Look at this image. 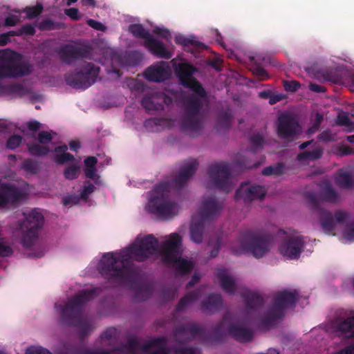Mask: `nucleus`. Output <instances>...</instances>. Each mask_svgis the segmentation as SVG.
I'll return each mask as SVG.
<instances>
[{"mask_svg":"<svg viewBox=\"0 0 354 354\" xmlns=\"http://www.w3.org/2000/svg\"><path fill=\"white\" fill-rule=\"evenodd\" d=\"M158 248V239L153 234H148L128 248L104 253L97 264V270L109 283L133 287L141 277L139 269L129 261L143 262L156 254Z\"/></svg>","mask_w":354,"mask_h":354,"instance_id":"nucleus-1","label":"nucleus"},{"mask_svg":"<svg viewBox=\"0 0 354 354\" xmlns=\"http://www.w3.org/2000/svg\"><path fill=\"white\" fill-rule=\"evenodd\" d=\"M171 63L175 75L180 84L194 93L184 101L180 127L184 131L191 134L198 133L202 128L203 106L208 103L207 92L202 84L193 77L198 71L197 68L187 62L176 63V59H173Z\"/></svg>","mask_w":354,"mask_h":354,"instance_id":"nucleus-2","label":"nucleus"},{"mask_svg":"<svg viewBox=\"0 0 354 354\" xmlns=\"http://www.w3.org/2000/svg\"><path fill=\"white\" fill-rule=\"evenodd\" d=\"M275 236H282L279 251L283 257L289 259L299 257L304 247V238L293 231L278 230L275 234L274 232L265 229L259 231L248 230L241 234L240 244L254 257L259 259L270 251L274 245Z\"/></svg>","mask_w":354,"mask_h":354,"instance_id":"nucleus-3","label":"nucleus"},{"mask_svg":"<svg viewBox=\"0 0 354 354\" xmlns=\"http://www.w3.org/2000/svg\"><path fill=\"white\" fill-rule=\"evenodd\" d=\"M198 162L196 159L189 160L180 169L178 175L171 182H162L154 187L155 195L148 203L149 211L162 220L174 218L178 212L179 206L177 203L169 198L168 193L171 187L180 189L188 180L195 174Z\"/></svg>","mask_w":354,"mask_h":354,"instance_id":"nucleus-4","label":"nucleus"},{"mask_svg":"<svg viewBox=\"0 0 354 354\" xmlns=\"http://www.w3.org/2000/svg\"><path fill=\"white\" fill-rule=\"evenodd\" d=\"M101 292L102 288L100 287L84 289L71 297L65 304L57 306L55 304V308L59 313V324L78 327L81 339L89 335L91 326L88 322L82 318V311L84 306Z\"/></svg>","mask_w":354,"mask_h":354,"instance_id":"nucleus-5","label":"nucleus"},{"mask_svg":"<svg viewBox=\"0 0 354 354\" xmlns=\"http://www.w3.org/2000/svg\"><path fill=\"white\" fill-rule=\"evenodd\" d=\"M160 260L163 265L174 269L176 276L183 277L190 274L195 263L182 257V238L177 233H172L160 247Z\"/></svg>","mask_w":354,"mask_h":354,"instance_id":"nucleus-6","label":"nucleus"},{"mask_svg":"<svg viewBox=\"0 0 354 354\" xmlns=\"http://www.w3.org/2000/svg\"><path fill=\"white\" fill-rule=\"evenodd\" d=\"M243 320L232 321V315L226 313L221 322L213 328L210 339L214 343L223 342L227 335L241 343L251 342L254 331L245 327Z\"/></svg>","mask_w":354,"mask_h":354,"instance_id":"nucleus-7","label":"nucleus"},{"mask_svg":"<svg viewBox=\"0 0 354 354\" xmlns=\"http://www.w3.org/2000/svg\"><path fill=\"white\" fill-rule=\"evenodd\" d=\"M222 208V204L214 197H208L203 200L199 211L201 221H193L190 226V237L193 242L198 244L203 242L205 223L216 218Z\"/></svg>","mask_w":354,"mask_h":354,"instance_id":"nucleus-8","label":"nucleus"},{"mask_svg":"<svg viewBox=\"0 0 354 354\" xmlns=\"http://www.w3.org/2000/svg\"><path fill=\"white\" fill-rule=\"evenodd\" d=\"M21 55L13 50H0V79L5 77H21L31 73V66L21 62Z\"/></svg>","mask_w":354,"mask_h":354,"instance_id":"nucleus-9","label":"nucleus"},{"mask_svg":"<svg viewBox=\"0 0 354 354\" xmlns=\"http://www.w3.org/2000/svg\"><path fill=\"white\" fill-rule=\"evenodd\" d=\"M24 221L18 222L17 230L21 233V243L25 248L32 246L38 239L39 232L44 222L43 214L36 209L24 214Z\"/></svg>","mask_w":354,"mask_h":354,"instance_id":"nucleus-10","label":"nucleus"},{"mask_svg":"<svg viewBox=\"0 0 354 354\" xmlns=\"http://www.w3.org/2000/svg\"><path fill=\"white\" fill-rule=\"evenodd\" d=\"M100 70L99 66L88 62L83 66L80 71L65 75V81L73 88L85 90L96 82Z\"/></svg>","mask_w":354,"mask_h":354,"instance_id":"nucleus-11","label":"nucleus"},{"mask_svg":"<svg viewBox=\"0 0 354 354\" xmlns=\"http://www.w3.org/2000/svg\"><path fill=\"white\" fill-rule=\"evenodd\" d=\"M297 300L298 294L295 290L278 292L274 297L273 308L269 310L262 323L266 326L272 325L274 321L282 318L284 310L295 306Z\"/></svg>","mask_w":354,"mask_h":354,"instance_id":"nucleus-12","label":"nucleus"},{"mask_svg":"<svg viewBox=\"0 0 354 354\" xmlns=\"http://www.w3.org/2000/svg\"><path fill=\"white\" fill-rule=\"evenodd\" d=\"M208 175L216 188L225 192L226 194L232 189L230 181V168L227 163L212 165L209 168Z\"/></svg>","mask_w":354,"mask_h":354,"instance_id":"nucleus-13","label":"nucleus"},{"mask_svg":"<svg viewBox=\"0 0 354 354\" xmlns=\"http://www.w3.org/2000/svg\"><path fill=\"white\" fill-rule=\"evenodd\" d=\"M277 131L280 138L292 140L300 133L301 127L291 113H283L278 117Z\"/></svg>","mask_w":354,"mask_h":354,"instance_id":"nucleus-14","label":"nucleus"},{"mask_svg":"<svg viewBox=\"0 0 354 354\" xmlns=\"http://www.w3.org/2000/svg\"><path fill=\"white\" fill-rule=\"evenodd\" d=\"M203 328L195 322H187L176 326L173 331L174 341L178 344H185L196 337L201 336Z\"/></svg>","mask_w":354,"mask_h":354,"instance_id":"nucleus-15","label":"nucleus"},{"mask_svg":"<svg viewBox=\"0 0 354 354\" xmlns=\"http://www.w3.org/2000/svg\"><path fill=\"white\" fill-rule=\"evenodd\" d=\"M266 194V190L263 186L244 182L236 189L235 198L243 199L245 203H250L254 200L263 199Z\"/></svg>","mask_w":354,"mask_h":354,"instance_id":"nucleus-16","label":"nucleus"},{"mask_svg":"<svg viewBox=\"0 0 354 354\" xmlns=\"http://www.w3.org/2000/svg\"><path fill=\"white\" fill-rule=\"evenodd\" d=\"M24 194L15 185L7 183L0 185V208L8 207L22 200Z\"/></svg>","mask_w":354,"mask_h":354,"instance_id":"nucleus-17","label":"nucleus"},{"mask_svg":"<svg viewBox=\"0 0 354 354\" xmlns=\"http://www.w3.org/2000/svg\"><path fill=\"white\" fill-rule=\"evenodd\" d=\"M349 217V214L342 210H337L334 215L325 209L321 210L320 212V223L324 231L328 234L332 233L336 223H343Z\"/></svg>","mask_w":354,"mask_h":354,"instance_id":"nucleus-18","label":"nucleus"},{"mask_svg":"<svg viewBox=\"0 0 354 354\" xmlns=\"http://www.w3.org/2000/svg\"><path fill=\"white\" fill-rule=\"evenodd\" d=\"M91 54V50L87 47H77L69 44L62 47L59 51L62 60L67 64H71L75 59H90Z\"/></svg>","mask_w":354,"mask_h":354,"instance_id":"nucleus-19","label":"nucleus"},{"mask_svg":"<svg viewBox=\"0 0 354 354\" xmlns=\"http://www.w3.org/2000/svg\"><path fill=\"white\" fill-rule=\"evenodd\" d=\"M145 78L153 82H162L171 76V69L169 64L164 61L148 67L145 71Z\"/></svg>","mask_w":354,"mask_h":354,"instance_id":"nucleus-20","label":"nucleus"},{"mask_svg":"<svg viewBox=\"0 0 354 354\" xmlns=\"http://www.w3.org/2000/svg\"><path fill=\"white\" fill-rule=\"evenodd\" d=\"M145 46L156 57L169 59L173 56V52L166 48L165 44L155 38L145 41Z\"/></svg>","mask_w":354,"mask_h":354,"instance_id":"nucleus-21","label":"nucleus"},{"mask_svg":"<svg viewBox=\"0 0 354 354\" xmlns=\"http://www.w3.org/2000/svg\"><path fill=\"white\" fill-rule=\"evenodd\" d=\"M223 305L222 297L220 294L212 293L202 301L201 308L203 313L213 314L219 310Z\"/></svg>","mask_w":354,"mask_h":354,"instance_id":"nucleus-22","label":"nucleus"},{"mask_svg":"<svg viewBox=\"0 0 354 354\" xmlns=\"http://www.w3.org/2000/svg\"><path fill=\"white\" fill-rule=\"evenodd\" d=\"M122 348H114L111 350L93 351L79 345L64 346V351L60 354H118L117 351H122Z\"/></svg>","mask_w":354,"mask_h":354,"instance_id":"nucleus-23","label":"nucleus"},{"mask_svg":"<svg viewBox=\"0 0 354 354\" xmlns=\"http://www.w3.org/2000/svg\"><path fill=\"white\" fill-rule=\"evenodd\" d=\"M215 274L223 291L230 295L234 294L236 290L235 281L232 277L228 274L227 270L226 269H218Z\"/></svg>","mask_w":354,"mask_h":354,"instance_id":"nucleus-24","label":"nucleus"},{"mask_svg":"<svg viewBox=\"0 0 354 354\" xmlns=\"http://www.w3.org/2000/svg\"><path fill=\"white\" fill-rule=\"evenodd\" d=\"M167 340L164 337H158L153 338L143 345H142V350L147 352L152 347H157L158 348L149 352L148 354H169V350L167 347Z\"/></svg>","mask_w":354,"mask_h":354,"instance_id":"nucleus-25","label":"nucleus"},{"mask_svg":"<svg viewBox=\"0 0 354 354\" xmlns=\"http://www.w3.org/2000/svg\"><path fill=\"white\" fill-rule=\"evenodd\" d=\"M336 331L344 338L354 337V316L345 319H339L335 324Z\"/></svg>","mask_w":354,"mask_h":354,"instance_id":"nucleus-26","label":"nucleus"},{"mask_svg":"<svg viewBox=\"0 0 354 354\" xmlns=\"http://www.w3.org/2000/svg\"><path fill=\"white\" fill-rule=\"evenodd\" d=\"M242 297L248 312L257 310L264 304L263 298L256 292L247 291L242 294Z\"/></svg>","mask_w":354,"mask_h":354,"instance_id":"nucleus-27","label":"nucleus"},{"mask_svg":"<svg viewBox=\"0 0 354 354\" xmlns=\"http://www.w3.org/2000/svg\"><path fill=\"white\" fill-rule=\"evenodd\" d=\"M176 44L182 45L185 50L194 53L193 48L201 49L205 48V46L201 42L196 40L193 37H185L184 35H177L175 37Z\"/></svg>","mask_w":354,"mask_h":354,"instance_id":"nucleus-28","label":"nucleus"},{"mask_svg":"<svg viewBox=\"0 0 354 354\" xmlns=\"http://www.w3.org/2000/svg\"><path fill=\"white\" fill-rule=\"evenodd\" d=\"M335 183L340 188L351 189L354 186V178L349 171L342 169L337 171Z\"/></svg>","mask_w":354,"mask_h":354,"instance_id":"nucleus-29","label":"nucleus"},{"mask_svg":"<svg viewBox=\"0 0 354 354\" xmlns=\"http://www.w3.org/2000/svg\"><path fill=\"white\" fill-rule=\"evenodd\" d=\"M319 197L322 201L330 203H337L339 199L337 192L328 182L324 183L319 194Z\"/></svg>","mask_w":354,"mask_h":354,"instance_id":"nucleus-30","label":"nucleus"},{"mask_svg":"<svg viewBox=\"0 0 354 354\" xmlns=\"http://www.w3.org/2000/svg\"><path fill=\"white\" fill-rule=\"evenodd\" d=\"M140 279L133 287L128 286L135 290L136 297L144 301L150 298L153 293V287L151 284L140 283Z\"/></svg>","mask_w":354,"mask_h":354,"instance_id":"nucleus-31","label":"nucleus"},{"mask_svg":"<svg viewBox=\"0 0 354 354\" xmlns=\"http://www.w3.org/2000/svg\"><path fill=\"white\" fill-rule=\"evenodd\" d=\"M0 91L19 97H22L29 93L28 90L21 84L1 86Z\"/></svg>","mask_w":354,"mask_h":354,"instance_id":"nucleus-32","label":"nucleus"},{"mask_svg":"<svg viewBox=\"0 0 354 354\" xmlns=\"http://www.w3.org/2000/svg\"><path fill=\"white\" fill-rule=\"evenodd\" d=\"M200 293L198 290H194L187 293L182 297L176 306V312L183 311L189 304L196 301L199 297Z\"/></svg>","mask_w":354,"mask_h":354,"instance_id":"nucleus-33","label":"nucleus"},{"mask_svg":"<svg viewBox=\"0 0 354 354\" xmlns=\"http://www.w3.org/2000/svg\"><path fill=\"white\" fill-rule=\"evenodd\" d=\"M129 31L133 37L144 39L145 41H148L153 38L149 31L140 24H131L129 26Z\"/></svg>","mask_w":354,"mask_h":354,"instance_id":"nucleus-34","label":"nucleus"},{"mask_svg":"<svg viewBox=\"0 0 354 354\" xmlns=\"http://www.w3.org/2000/svg\"><path fill=\"white\" fill-rule=\"evenodd\" d=\"M317 78H322L324 82H330L333 84H339L342 82V77L334 70H326L319 72Z\"/></svg>","mask_w":354,"mask_h":354,"instance_id":"nucleus-35","label":"nucleus"},{"mask_svg":"<svg viewBox=\"0 0 354 354\" xmlns=\"http://www.w3.org/2000/svg\"><path fill=\"white\" fill-rule=\"evenodd\" d=\"M118 348H122V351H117L118 353H128L129 354H136V351L142 349L139 340L136 337L129 338L126 344H123Z\"/></svg>","mask_w":354,"mask_h":354,"instance_id":"nucleus-36","label":"nucleus"},{"mask_svg":"<svg viewBox=\"0 0 354 354\" xmlns=\"http://www.w3.org/2000/svg\"><path fill=\"white\" fill-rule=\"evenodd\" d=\"M232 115L229 111L221 112L218 117L217 128L220 129H228L231 126Z\"/></svg>","mask_w":354,"mask_h":354,"instance_id":"nucleus-37","label":"nucleus"},{"mask_svg":"<svg viewBox=\"0 0 354 354\" xmlns=\"http://www.w3.org/2000/svg\"><path fill=\"white\" fill-rule=\"evenodd\" d=\"M284 169V164L283 162H278L275 165H270L265 167L262 170L261 174L266 176H279L283 174Z\"/></svg>","mask_w":354,"mask_h":354,"instance_id":"nucleus-38","label":"nucleus"},{"mask_svg":"<svg viewBox=\"0 0 354 354\" xmlns=\"http://www.w3.org/2000/svg\"><path fill=\"white\" fill-rule=\"evenodd\" d=\"M153 97L154 96H145L141 100L142 106L147 111L162 110L163 105L162 104L156 103Z\"/></svg>","mask_w":354,"mask_h":354,"instance_id":"nucleus-39","label":"nucleus"},{"mask_svg":"<svg viewBox=\"0 0 354 354\" xmlns=\"http://www.w3.org/2000/svg\"><path fill=\"white\" fill-rule=\"evenodd\" d=\"M335 124L339 127H345L347 129V131L351 132L354 130V124L351 121L348 113L346 112H342L338 113L336 120Z\"/></svg>","mask_w":354,"mask_h":354,"instance_id":"nucleus-40","label":"nucleus"},{"mask_svg":"<svg viewBox=\"0 0 354 354\" xmlns=\"http://www.w3.org/2000/svg\"><path fill=\"white\" fill-rule=\"evenodd\" d=\"M234 166L239 167L241 170L250 169L253 167H257L259 163H250L241 154H237L234 161Z\"/></svg>","mask_w":354,"mask_h":354,"instance_id":"nucleus-41","label":"nucleus"},{"mask_svg":"<svg viewBox=\"0 0 354 354\" xmlns=\"http://www.w3.org/2000/svg\"><path fill=\"white\" fill-rule=\"evenodd\" d=\"M28 149L31 155L35 156H46L50 151V149L48 147L40 145L39 144L28 145Z\"/></svg>","mask_w":354,"mask_h":354,"instance_id":"nucleus-42","label":"nucleus"},{"mask_svg":"<svg viewBox=\"0 0 354 354\" xmlns=\"http://www.w3.org/2000/svg\"><path fill=\"white\" fill-rule=\"evenodd\" d=\"M165 118H149L145 121L144 126L149 131H156L158 130V127L167 122Z\"/></svg>","mask_w":354,"mask_h":354,"instance_id":"nucleus-43","label":"nucleus"},{"mask_svg":"<svg viewBox=\"0 0 354 354\" xmlns=\"http://www.w3.org/2000/svg\"><path fill=\"white\" fill-rule=\"evenodd\" d=\"M250 141L252 145L251 151L255 153L259 149L262 148L265 140L262 135L254 133L250 136Z\"/></svg>","mask_w":354,"mask_h":354,"instance_id":"nucleus-44","label":"nucleus"},{"mask_svg":"<svg viewBox=\"0 0 354 354\" xmlns=\"http://www.w3.org/2000/svg\"><path fill=\"white\" fill-rule=\"evenodd\" d=\"M43 10V5L40 3H37L35 6L26 7L24 12L26 14V17L28 19H32L40 15Z\"/></svg>","mask_w":354,"mask_h":354,"instance_id":"nucleus-45","label":"nucleus"},{"mask_svg":"<svg viewBox=\"0 0 354 354\" xmlns=\"http://www.w3.org/2000/svg\"><path fill=\"white\" fill-rule=\"evenodd\" d=\"M35 28L30 24H26L17 30H11L10 33L15 36H21L23 35H34L35 34Z\"/></svg>","mask_w":354,"mask_h":354,"instance_id":"nucleus-46","label":"nucleus"},{"mask_svg":"<svg viewBox=\"0 0 354 354\" xmlns=\"http://www.w3.org/2000/svg\"><path fill=\"white\" fill-rule=\"evenodd\" d=\"M21 168L28 173L35 174L38 172L39 164L36 160L27 158L24 160Z\"/></svg>","mask_w":354,"mask_h":354,"instance_id":"nucleus-47","label":"nucleus"},{"mask_svg":"<svg viewBox=\"0 0 354 354\" xmlns=\"http://www.w3.org/2000/svg\"><path fill=\"white\" fill-rule=\"evenodd\" d=\"M222 245V238L220 236H217L215 239H211L208 242V246L212 247V250H210V257L215 258L216 257L221 248Z\"/></svg>","mask_w":354,"mask_h":354,"instance_id":"nucleus-48","label":"nucleus"},{"mask_svg":"<svg viewBox=\"0 0 354 354\" xmlns=\"http://www.w3.org/2000/svg\"><path fill=\"white\" fill-rule=\"evenodd\" d=\"M80 171V167L77 165H73L64 170V177L68 180H73L78 177Z\"/></svg>","mask_w":354,"mask_h":354,"instance_id":"nucleus-49","label":"nucleus"},{"mask_svg":"<svg viewBox=\"0 0 354 354\" xmlns=\"http://www.w3.org/2000/svg\"><path fill=\"white\" fill-rule=\"evenodd\" d=\"M60 26L51 19H44L38 25L40 30H51L59 28Z\"/></svg>","mask_w":354,"mask_h":354,"instance_id":"nucleus-50","label":"nucleus"},{"mask_svg":"<svg viewBox=\"0 0 354 354\" xmlns=\"http://www.w3.org/2000/svg\"><path fill=\"white\" fill-rule=\"evenodd\" d=\"M95 186L90 181H86L80 192V198L83 200H87L89 195L93 192Z\"/></svg>","mask_w":354,"mask_h":354,"instance_id":"nucleus-51","label":"nucleus"},{"mask_svg":"<svg viewBox=\"0 0 354 354\" xmlns=\"http://www.w3.org/2000/svg\"><path fill=\"white\" fill-rule=\"evenodd\" d=\"M342 237L348 241H354V221L346 226Z\"/></svg>","mask_w":354,"mask_h":354,"instance_id":"nucleus-52","label":"nucleus"},{"mask_svg":"<svg viewBox=\"0 0 354 354\" xmlns=\"http://www.w3.org/2000/svg\"><path fill=\"white\" fill-rule=\"evenodd\" d=\"M21 141V136L19 135H13L8 139L6 142V147L10 149H15L20 145Z\"/></svg>","mask_w":354,"mask_h":354,"instance_id":"nucleus-53","label":"nucleus"},{"mask_svg":"<svg viewBox=\"0 0 354 354\" xmlns=\"http://www.w3.org/2000/svg\"><path fill=\"white\" fill-rule=\"evenodd\" d=\"M118 337V331L115 328H107L101 335V340L104 342L106 340L115 339Z\"/></svg>","mask_w":354,"mask_h":354,"instance_id":"nucleus-54","label":"nucleus"},{"mask_svg":"<svg viewBox=\"0 0 354 354\" xmlns=\"http://www.w3.org/2000/svg\"><path fill=\"white\" fill-rule=\"evenodd\" d=\"M176 354H201V351L196 347H176L174 348Z\"/></svg>","mask_w":354,"mask_h":354,"instance_id":"nucleus-55","label":"nucleus"},{"mask_svg":"<svg viewBox=\"0 0 354 354\" xmlns=\"http://www.w3.org/2000/svg\"><path fill=\"white\" fill-rule=\"evenodd\" d=\"M37 140L43 145L48 144L53 140L52 134L49 131H41L38 133Z\"/></svg>","mask_w":354,"mask_h":354,"instance_id":"nucleus-56","label":"nucleus"},{"mask_svg":"<svg viewBox=\"0 0 354 354\" xmlns=\"http://www.w3.org/2000/svg\"><path fill=\"white\" fill-rule=\"evenodd\" d=\"M161 294L165 301H169L176 297V290L171 287H165L162 290Z\"/></svg>","mask_w":354,"mask_h":354,"instance_id":"nucleus-57","label":"nucleus"},{"mask_svg":"<svg viewBox=\"0 0 354 354\" xmlns=\"http://www.w3.org/2000/svg\"><path fill=\"white\" fill-rule=\"evenodd\" d=\"M252 73L260 80H266L270 78V75L268 72L259 66L254 67Z\"/></svg>","mask_w":354,"mask_h":354,"instance_id":"nucleus-58","label":"nucleus"},{"mask_svg":"<svg viewBox=\"0 0 354 354\" xmlns=\"http://www.w3.org/2000/svg\"><path fill=\"white\" fill-rule=\"evenodd\" d=\"M74 156L70 153H64L62 154H57L55 156V162L59 165H64L66 162L73 161Z\"/></svg>","mask_w":354,"mask_h":354,"instance_id":"nucleus-59","label":"nucleus"},{"mask_svg":"<svg viewBox=\"0 0 354 354\" xmlns=\"http://www.w3.org/2000/svg\"><path fill=\"white\" fill-rule=\"evenodd\" d=\"M13 251L10 246L0 241V257H7L12 255Z\"/></svg>","mask_w":354,"mask_h":354,"instance_id":"nucleus-60","label":"nucleus"},{"mask_svg":"<svg viewBox=\"0 0 354 354\" xmlns=\"http://www.w3.org/2000/svg\"><path fill=\"white\" fill-rule=\"evenodd\" d=\"M300 86V84L297 81H283V87L286 91L295 92Z\"/></svg>","mask_w":354,"mask_h":354,"instance_id":"nucleus-61","label":"nucleus"},{"mask_svg":"<svg viewBox=\"0 0 354 354\" xmlns=\"http://www.w3.org/2000/svg\"><path fill=\"white\" fill-rule=\"evenodd\" d=\"M20 22V17L19 16H17L15 15H9L7 16L4 21V25L6 26H15L18 23Z\"/></svg>","mask_w":354,"mask_h":354,"instance_id":"nucleus-62","label":"nucleus"},{"mask_svg":"<svg viewBox=\"0 0 354 354\" xmlns=\"http://www.w3.org/2000/svg\"><path fill=\"white\" fill-rule=\"evenodd\" d=\"M153 32L154 34L161 37L163 39H165L166 40H168L171 38L170 32L169 31V30L166 28H162L156 26L153 28Z\"/></svg>","mask_w":354,"mask_h":354,"instance_id":"nucleus-63","label":"nucleus"},{"mask_svg":"<svg viewBox=\"0 0 354 354\" xmlns=\"http://www.w3.org/2000/svg\"><path fill=\"white\" fill-rule=\"evenodd\" d=\"M26 354H52L49 351L42 347L30 346L27 348Z\"/></svg>","mask_w":354,"mask_h":354,"instance_id":"nucleus-64","label":"nucleus"}]
</instances>
